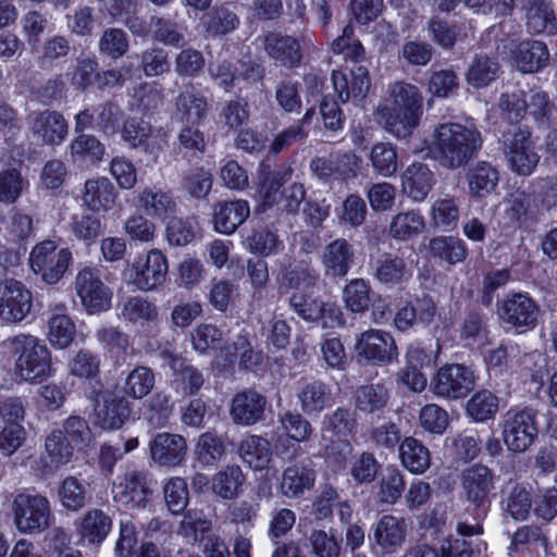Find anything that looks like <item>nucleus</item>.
Wrapping results in <instances>:
<instances>
[{
    "label": "nucleus",
    "instance_id": "nucleus-56",
    "mask_svg": "<svg viewBox=\"0 0 557 557\" xmlns=\"http://www.w3.org/2000/svg\"><path fill=\"white\" fill-rule=\"evenodd\" d=\"M532 498L530 491L516 483L505 499V509L515 520H524L530 513Z\"/></svg>",
    "mask_w": 557,
    "mask_h": 557
},
{
    "label": "nucleus",
    "instance_id": "nucleus-18",
    "mask_svg": "<svg viewBox=\"0 0 557 557\" xmlns=\"http://www.w3.org/2000/svg\"><path fill=\"white\" fill-rule=\"evenodd\" d=\"M332 83L342 102L362 101L371 87L369 71L363 65H354L348 73L333 71Z\"/></svg>",
    "mask_w": 557,
    "mask_h": 557
},
{
    "label": "nucleus",
    "instance_id": "nucleus-21",
    "mask_svg": "<svg viewBox=\"0 0 557 557\" xmlns=\"http://www.w3.org/2000/svg\"><path fill=\"white\" fill-rule=\"evenodd\" d=\"M461 485L467 499L476 507H483L494 488L492 471L485 466L473 465L462 471Z\"/></svg>",
    "mask_w": 557,
    "mask_h": 557
},
{
    "label": "nucleus",
    "instance_id": "nucleus-62",
    "mask_svg": "<svg viewBox=\"0 0 557 557\" xmlns=\"http://www.w3.org/2000/svg\"><path fill=\"white\" fill-rule=\"evenodd\" d=\"M289 305L299 317L309 322L318 321L326 311V304L322 300L300 293L292 295Z\"/></svg>",
    "mask_w": 557,
    "mask_h": 557
},
{
    "label": "nucleus",
    "instance_id": "nucleus-43",
    "mask_svg": "<svg viewBox=\"0 0 557 557\" xmlns=\"http://www.w3.org/2000/svg\"><path fill=\"white\" fill-rule=\"evenodd\" d=\"M423 228V216L414 210H409L393 216L389 235L396 240L406 242L421 234Z\"/></svg>",
    "mask_w": 557,
    "mask_h": 557
},
{
    "label": "nucleus",
    "instance_id": "nucleus-8",
    "mask_svg": "<svg viewBox=\"0 0 557 557\" xmlns=\"http://www.w3.org/2000/svg\"><path fill=\"white\" fill-rule=\"evenodd\" d=\"M359 361L373 366H385L398 357L394 337L382 330H368L359 335L355 346Z\"/></svg>",
    "mask_w": 557,
    "mask_h": 557
},
{
    "label": "nucleus",
    "instance_id": "nucleus-10",
    "mask_svg": "<svg viewBox=\"0 0 557 557\" xmlns=\"http://www.w3.org/2000/svg\"><path fill=\"white\" fill-rule=\"evenodd\" d=\"M168 270L166 257L160 250L152 249L128 265L125 274L138 289L149 292L165 282Z\"/></svg>",
    "mask_w": 557,
    "mask_h": 557
},
{
    "label": "nucleus",
    "instance_id": "nucleus-6",
    "mask_svg": "<svg viewBox=\"0 0 557 557\" xmlns=\"http://www.w3.org/2000/svg\"><path fill=\"white\" fill-rule=\"evenodd\" d=\"M502 147L509 169L519 176H530L540 162L531 132L517 128L503 135Z\"/></svg>",
    "mask_w": 557,
    "mask_h": 557
},
{
    "label": "nucleus",
    "instance_id": "nucleus-60",
    "mask_svg": "<svg viewBox=\"0 0 557 557\" xmlns=\"http://www.w3.org/2000/svg\"><path fill=\"white\" fill-rule=\"evenodd\" d=\"M405 490V480L401 471L396 467H388L381 479L380 499L385 504H395Z\"/></svg>",
    "mask_w": 557,
    "mask_h": 557
},
{
    "label": "nucleus",
    "instance_id": "nucleus-57",
    "mask_svg": "<svg viewBox=\"0 0 557 557\" xmlns=\"http://www.w3.org/2000/svg\"><path fill=\"white\" fill-rule=\"evenodd\" d=\"M212 175L203 168H193L183 175V188L194 198H205L212 188Z\"/></svg>",
    "mask_w": 557,
    "mask_h": 557
},
{
    "label": "nucleus",
    "instance_id": "nucleus-20",
    "mask_svg": "<svg viewBox=\"0 0 557 557\" xmlns=\"http://www.w3.org/2000/svg\"><path fill=\"white\" fill-rule=\"evenodd\" d=\"M267 405L264 395L255 389H245L232 399L231 419L238 425H253L264 419Z\"/></svg>",
    "mask_w": 557,
    "mask_h": 557
},
{
    "label": "nucleus",
    "instance_id": "nucleus-15",
    "mask_svg": "<svg viewBox=\"0 0 557 557\" xmlns=\"http://www.w3.org/2000/svg\"><path fill=\"white\" fill-rule=\"evenodd\" d=\"M372 549L377 556L394 554L406 540V523L401 518L384 515L374 524L370 536Z\"/></svg>",
    "mask_w": 557,
    "mask_h": 557
},
{
    "label": "nucleus",
    "instance_id": "nucleus-27",
    "mask_svg": "<svg viewBox=\"0 0 557 557\" xmlns=\"http://www.w3.org/2000/svg\"><path fill=\"white\" fill-rule=\"evenodd\" d=\"M525 27L531 34H554L557 28L556 15L546 0H521Z\"/></svg>",
    "mask_w": 557,
    "mask_h": 557
},
{
    "label": "nucleus",
    "instance_id": "nucleus-46",
    "mask_svg": "<svg viewBox=\"0 0 557 557\" xmlns=\"http://www.w3.org/2000/svg\"><path fill=\"white\" fill-rule=\"evenodd\" d=\"M245 476L239 466L228 465L214 474L212 479L213 492L224 498L233 499L237 496Z\"/></svg>",
    "mask_w": 557,
    "mask_h": 557
},
{
    "label": "nucleus",
    "instance_id": "nucleus-48",
    "mask_svg": "<svg viewBox=\"0 0 557 557\" xmlns=\"http://www.w3.org/2000/svg\"><path fill=\"white\" fill-rule=\"evenodd\" d=\"M195 457L202 466H214L225 454V445L213 432H206L198 437Z\"/></svg>",
    "mask_w": 557,
    "mask_h": 557
},
{
    "label": "nucleus",
    "instance_id": "nucleus-41",
    "mask_svg": "<svg viewBox=\"0 0 557 557\" xmlns=\"http://www.w3.org/2000/svg\"><path fill=\"white\" fill-rule=\"evenodd\" d=\"M46 468L55 471L69 463L73 457V445L63 436L61 430H53L45 442Z\"/></svg>",
    "mask_w": 557,
    "mask_h": 557
},
{
    "label": "nucleus",
    "instance_id": "nucleus-53",
    "mask_svg": "<svg viewBox=\"0 0 557 557\" xmlns=\"http://www.w3.org/2000/svg\"><path fill=\"white\" fill-rule=\"evenodd\" d=\"M431 219L436 227L446 231L454 228L459 220L457 199L450 196L436 199L431 207Z\"/></svg>",
    "mask_w": 557,
    "mask_h": 557
},
{
    "label": "nucleus",
    "instance_id": "nucleus-3",
    "mask_svg": "<svg viewBox=\"0 0 557 557\" xmlns=\"http://www.w3.org/2000/svg\"><path fill=\"white\" fill-rule=\"evenodd\" d=\"M16 356L15 372L24 381L41 382L51 371V355L48 347L30 334H17L7 341Z\"/></svg>",
    "mask_w": 557,
    "mask_h": 557
},
{
    "label": "nucleus",
    "instance_id": "nucleus-44",
    "mask_svg": "<svg viewBox=\"0 0 557 557\" xmlns=\"http://www.w3.org/2000/svg\"><path fill=\"white\" fill-rule=\"evenodd\" d=\"M211 525V521L201 510L189 509L180 522L177 534L191 544L206 542Z\"/></svg>",
    "mask_w": 557,
    "mask_h": 557
},
{
    "label": "nucleus",
    "instance_id": "nucleus-37",
    "mask_svg": "<svg viewBox=\"0 0 557 557\" xmlns=\"http://www.w3.org/2000/svg\"><path fill=\"white\" fill-rule=\"evenodd\" d=\"M112 519L101 509L88 510L78 522V532L88 542L101 543L110 533Z\"/></svg>",
    "mask_w": 557,
    "mask_h": 557
},
{
    "label": "nucleus",
    "instance_id": "nucleus-23",
    "mask_svg": "<svg viewBox=\"0 0 557 557\" xmlns=\"http://www.w3.org/2000/svg\"><path fill=\"white\" fill-rule=\"evenodd\" d=\"M208 108L207 98L193 84H187L175 98V116L185 125L199 124L206 117Z\"/></svg>",
    "mask_w": 557,
    "mask_h": 557
},
{
    "label": "nucleus",
    "instance_id": "nucleus-22",
    "mask_svg": "<svg viewBox=\"0 0 557 557\" xmlns=\"http://www.w3.org/2000/svg\"><path fill=\"white\" fill-rule=\"evenodd\" d=\"M264 50L274 62L292 69L301 62L302 53L299 41L288 35L270 33L263 38Z\"/></svg>",
    "mask_w": 557,
    "mask_h": 557
},
{
    "label": "nucleus",
    "instance_id": "nucleus-47",
    "mask_svg": "<svg viewBox=\"0 0 557 557\" xmlns=\"http://www.w3.org/2000/svg\"><path fill=\"white\" fill-rule=\"evenodd\" d=\"M429 251L433 257L440 258L449 264L461 262L467 257L465 242L454 236H440L431 239Z\"/></svg>",
    "mask_w": 557,
    "mask_h": 557
},
{
    "label": "nucleus",
    "instance_id": "nucleus-50",
    "mask_svg": "<svg viewBox=\"0 0 557 557\" xmlns=\"http://www.w3.org/2000/svg\"><path fill=\"white\" fill-rule=\"evenodd\" d=\"M499 399L487 389L476 392L467 403V412L475 421L493 419L498 411Z\"/></svg>",
    "mask_w": 557,
    "mask_h": 557
},
{
    "label": "nucleus",
    "instance_id": "nucleus-61",
    "mask_svg": "<svg viewBox=\"0 0 557 557\" xmlns=\"http://www.w3.org/2000/svg\"><path fill=\"white\" fill-rule=\"evenodd\" d=\"M238 25V16L225 7L215 8L206 16L207 30L213 35H225L236 29Z\"/></svg>",
    "mask_w": 557,
    "mask_h": 557
},
{
    "label": "nucleus",
    "instance_id": "nucleus-42",
    "mask_svg": "<svg viewBox=\"0 0 557 557\" xmlns=\"http://www.w3.org/2000/svg\"><path fill=\"white\" fill-rule=\"evenodd\" d=\"M500 65L495 58L485 54L475 55L466 73V79L474 88L486 87L499 74Z\"/></svg>",
    "mask_w": 557,
    "mask_h": 557
},
{
    "label": "nucleus",
    "instance_id": "nucleus-54",
    "mask_svg": "<svg viewBox=\"0 0 557 557\" xmlns=\"http://www.w3.org/2000/svg\"><path fill=\"white\" fill-rule=\"evenodd\" d=\"M311 553L315 557H339L342 541L333 532L312 529L308 535Z\"/></svg>",
    "mask_w": 557,
    "mask_h": 557
},
{
    "label": "nucleus",
    "instance_id": "nucleus-58",
    "mask_svg": "<svg viewBox=\"0 0 557 557\" xmlns=\"http://www.w3.org/2000/svg\"><path fill=\"white\" fill-rule=\"evenodd\" d=\"M505 216L515 224H522L528 220L531 209V195L517 189L504 199Z\"/></svg>",
    "mask_w": 557,
    "mask_h": 557
},
{
    "label": "nucleus",
    "instance_id": "nucleus-14",
    "mask_svg": "<svg viewBox=\"0 0 557 557\" xmlns=\"http://www.w3.org/2000/svg\"><path fill=\"white\" fill-rule=\"evenodd\" d=\"M121 137L129 148H140L153 158H158L165 145L164 137L150 123L137 117H129L123 122Z\"/></svg>",
    "mask_w": 557,
    "mask_h": 557
},
{
    "label": "nucleus",
    "instance_id": "nucleus-13",
    "mask_svg": "<svg viewBox=\"0 0 557 557\" xmlns=\"http://www.w3.org/2000/svg\"><path fill=\"white\" fill-rule=\"evenodd\" d=\"M75 289L88 313L94 314L110 309L112 293L101 281L98 270L91 268L81 270L76 275Z\"/></svg>",
    "mask_w": 557,
    "mask_h": 557
},
{
    "label": "nucleus",
    "instance_id": "nucleus-38",
    "mask_svg": "<svg viewBox=\"0 0 557 557\" xmlns=\"http://www.w3.org/2000/svg\"><path fill=\"white\" fill-rule=\"evenodd\" d=\"M238 451L244 462L253 470L267 468L272 456L270 442L259 435H250L242 441Z\"/></svg>",
    "mask_w": 557,
    "mask_h": 557
},
{
    "label": "nucleus",
    "instance_id": "nucleus-1",
    "mask_svg": "<svg viewBox=\"0 0 557 557\" xmlns=\"http://www.w3.org/2000/svg\"><path fill=\"white\" fill-rule=\"evenodd\" d=\"M482 146L480 132L459 123H443L433 129L430 152L443 168L456 170L472 160Z\"/></svg>",
    "mask_w": 557,
    "mask_h": 557
},
{
    "label": "nucleus",
    "instance_id": "nucleus-29",
    "mask_svg": "<svg viewBox=\"0 0 557 557\" xmlns=\"http://www.w3.org/2000/svg\"><path fill=\"white\" fill-rule=\"evenodd\" d=\"M162 356L166 366L172 370L175 383L182 387L185 394L194 395L205 384L202 371L188 360L171 351H164Z\"/></svg>",
    "mask_w": 557,
    "mask_h": 557
},
{
    "label": "nucleus",
    "instance_id": "nucleus-17",
    "mask_svg": "<svg viewBox=\"0 0 557 557\" xmlns=\"http://www.w3.org/2000/svg\"><path fill=\"white\" fill-rule=\"evenodd\" d=\"M540 308L524 294H512L502 300L498 307L500 319L517 329H533L536 325Z\"/></svg>",
    "mask_w": 557,
    "mask_h": 557
},
{
    "label": "nucleus",
    "instance_id": "nucleus-12",
    "mask_svg": "<svg viewBox=\"0 0 557 557\" xmlns=\"http://www.w3.org/2000/svg\"><path fill=\"white\" fill-rule=\"evenodd\" d=\"M32 292L20 281H0V320L4 323H20L32 311Z\"/></svg>",
    "mask_w": 557,
    "mask_h": 557
},
{
    "label": "nucleus",
    "instance_id": "nucleus-28",
    "mask_svg": "<svg viewBox=\"0 0 557 557\" xmlns=\"http://www.w3.org/2000/svg\"><path fill=\"white\" fill-rule=\"evenodd\" d=\"M250 214L246 200L219 202L213 208L214 230L231 235L242 225Z\"/></svg>",
    "mask_w": 557,
    "mask_h": 557
},
{
    "label": "nucleus",
    "instance_id": "nucleus-49",
    "mask_svg": "<svg viewBox=\"0 0 557 557\" xmlns=\"http://www.w3.org/2000/svg\"><path fill=\"white\" fill-rule=\"evenodd\" d=\"M121 314L128 322L145 324L157 320L158 308L145 297L133 296L123 302Z\"/></svg>",
    "mask_w": 557,
    "mask_h": 557
},
{
    "label": "nucleus",
    "instance_id": "nucleus-64",
    "mask_svg": "<svg viewBox=\"0 0 557 557\" xmlns=\"http://www.w3.org/2000/svg\"><path fill=\"white\" fill-rule=\"evenodd\" d=\"M96 124L95 127L106 135H113L117 131L123 111L116 103L106 101L95 109Z\"/></svg>",
    "mask_w": 557,
    "mask_h": 557
},
{
    "label": "nucleus",
    "instance_id": "nucleus-55",
    "mask_svg": "<svg viewBox=\"0 0 557 557\" xmlns=\"http://www.w3.org/2000/svg\"><path fill=\"white\" fill-rule=\"evenodd\" d=\"M75 326L70 317L57 313L48 321V339L58 348L67 347L74 339Z\"/></svg>",
    "mask_w": 557,
    "mask_h": 557
},
{
    "label": "nucleus",
    "instance_id": "nucleus-63",
    "mask_svg": "<svg viewBox=\"0 0 557 557\" xmlns=\"http://www.w3.org/2000/svg\"><path fill=\"white\" fill-rule=\"evenodd\" d=\"M346 307L352 312H363L369 306V285L362 278L350 281L343 290Z\"/></svg>",
    "mask_w": 557,
    "mask_h": 557
},
{
    "label": "nucleus",
    "instance_id": "nucleus-26",
    "mask_svg": "<svg viewBox=\"0 0 557 557\" xmlns=\"http://www.w3.org/2000/svg\"><path fill=\"white\" fill-rule=\"evenodd\" d=\"M355 258L352 245L345 238H336L329 243L322 252V264L325 275L332 277L345 276Z\"/></svg>",
    "mask_w": 557,
    "mask_h": 557
},
{
    "label": "nucleus",
    "instance_id": "nucleus-9",
    "mask_svg": "<svg viewBox=\"0 0 557 557\" xmlns=\"http://www.w3.org/2000/svg\"><path fill=\"white\" fill-rule=\"evenodd\" d=\"M433 393L445 399L466 397L475 386L473 371L460 363L441 367L432 380Z\"/></svg>",
    "mask_w": 557,
    "mask_h": 557
},
{
    "label": "nucleus",
    "instance_id": "nucleus-4",
    "mask_svg": "<svg viewBox=\"0 0 557 557\" xmlns=\"http://www.w3.org/2000/svg\"><path fill=\"white\" fill-rule=\"evenodd\" d=\"M14 523L22 533H39L49 528L52 512L48 498L28 491L17 493L12 502Z\"/></svg>",
    "mask_w": 557,
    "mask_h": 557
},
{
    "label": "nucleus",
    "instance_id": "nucleus-33",
    "mask_svg": "<svg viewBox=\"0 0 557 557\" xmlns=\"http://www.w3.org/2000/svg\"><path fill=\"white\" fill-rule=\"evenodd\" d=\"M293 169L287 166L283 170L272 171L269 165H262L259 171V186L262 205L272 207L278 202L282 186L292 178Z\"/></svg>",
    "mask_w": 557,
    "mask_h": 557
},
{
    "label": "nucleus",
    "instance_id": "nucleus-51",
    "mask_svg": "<svg viewBox=\"0 0 557 557\" xmlns=\"http://www.w3.org/2000/svg\"><path fill=\"white\" fill-rule=\"evenodd\" d=\"M154 382L153 371L148 367L138 366L126 376L124 393L134 399H141L152 391Z\"/></svg>",
    "mask_w": 557,
    "mask_h": 557
},
{
    "label": "nucleus",
    "instance_id": "nucleus-25",
    "mask_svg": "<svg viewBox=\"0 0 557 557\" xmlns=\"http://www.w3.org/2000/svg\"><path fill=\"white\" fill-rule=\"evenodd\" d=\"M297 399L301 411L308 417L319 416L335 401L331 386L321 380L304 384L297 392Z\"/></svg>",
    "mask_w": 557,
    "mask_h": 557
},
{
    "label": "nucleus",
    "instance_id": "nucleus-40",
    "mask_svg": "<svg viewBox=\"0 0 557 557\" xmlns=\"http://www.w3.org/2000/svg\"><path fill=\"white\" fill-rule=\"evenodd\" d=\"M467 177L470 195L479 198L490 195L499 181L497 170L484 161L478 162L470 169Z\"/></svg>",
    "mask_w": 557,
    "mask_h": 557
},
{
    "label": "nucleus",
    "instance_id": "nucleus-7",
    "mask_svg": "<svg viewBox=\"0 0 557 557\" xmlns=\"http://www.w3.org/2000/svg\"><path fill=\"white\" fill-rule=\"evenodd\" d=\"M539 433L536 411L532 408L509 410L503 421V438L508 449L516 453L527 450Z\"/></svg>",
    "mask_w": 557,
    "mask_h": 557
},
{
    "label": "nucleus",
    "instance_id": "nucleus-5",
    "mask_svg": "<svg viewBox=\"0 0 557 557\" xmlns=\"http://www.w3.org/2000/svg\"><path fill=\"white\" fill-rule=\"evenodd\" d=\"M72 261V252L58 246L53 240H44L33 247L29 255V265L35 274L49 284H57L66 272Z\"/></svg>",
    "mask_w": 557,
    "mask_h": 557
},
{
    "label": "nucleus",
    "instance_id": "nucleus-30",
    "mask_svg": "<svg viewBox=\"0 0 557 557\" xmlns=\"http://www.w3.org/2000/svg\"><path fill=\"white\" fill-rule=\"evenodd\" d=\"M401 184L409 198L414 201H422L433 187L434 174L428 165L416 162L403 173Z\"/></svg>",
    "mask_w": 557,
    "mask_h": 557
},
{
    "label": "nucleus",
    "instance_id": "nucleus-11",
    "mask_svg": "<svg viewBox=\"0 0 557 557\" xmlns=\"http://www.w3.org/2000/svg\"><path fill=\"white\" fill-rule=\"evenodd\" d=\"M27 128L38 143L59 146L67 137L69 124L63 114L55 110H37L27 115Z\"/></svg>",
    "mask_w": 557,
    "mask_h": 557
},
{
    "label": "nucleus",
    "instance_id": "nucleus-45",
    "mask_svg": "<svg viewBox=\"0 0 557 557\" xmlns=\"http://www.w3.org/2000/svg\"><path fill=\"white\" fill-rule=\"evenodd\" d=\"M314 484L312 469L294 465L284 470L281 488L284 495L295 497L310 490Z\"/></svg>",
    "mask_w": 557,
    "mask_h": 557
},
{
    "label": "nucleus",
    "instance_id": "nucleus-31",
    "mask_svg": "<svg viewBox=\"0 0 557 557\" xmlns=\"http://www.w3.org/2000/svg\"><path fill=\"white\" fill-rule=\"evenodd\" d=\"M116 189L106 177L88 180L83 191V202L92 211H109L116 200Z\"/></svg>",
    "mask_w": 557,
    "mask_h": 557
},
{
    "label": "nucleus",
    "instance_id": "nucleus-59",
    "mask_svg": "<svg viewBox=\"0 0 557 557\" xmlns=\"http://www.w3.org/2000/svg\"><path fill=\"white\" fill-rule=\"evenodd\" d=\"M498 109L502 117L508 123L516 124L520 122L528 110L523 92H503L498 100Z\"/></svg>",
    "mask_w": 557,
    "mask_h": 557
},
{
    "label": "nucleus",
    "instance_id": "nucleus-19",
    "mask_svg": "<svg viewBox=\"0 0 557 557\" xmlns=\"http://www.w3.org/2000/svg\"><path fill=\"white\" fill-rule=\"evenodd\" d=\"M129 403L111 392L97 395L95 399V424L104 430L120 429L129 417Z\"/></svg>",
    "mask_w": 557,
    "mask_h": 557
},
{
    "label": "nucleus",
    "instance_id": "nucleus-34",
    "mask_svg": "<svg viewBox=\"0 0 557 557\" xmlns=\"http://www.w3.org/2000/svg\"><path fill=\"white\" fill-rule=\"evenodd\" d=\"M401 465L411 473L422 474L431 466V454L419 440L408 436L399 445Z\"/></svg>",
    "mask_w": 557,
    "mask_h": 557
},
{
    "label": "nucleus",
    "instance_id": "nucleus-24",
    "mask_svg": "<svg viewBox=\"0 0 557 557\" xmlns=\"http://www.w3.org/2000/svg\"><path fill=\"white\" fill-rule=\"evenodd\" d=\"M186 451V440L178 434L160 433L150 442L151 458L160 466H178L185 459Z\"/></svg>",
    "mask_w": 557,
    "mask_h": 557
},
{
    "label": "nucleus",
    "instance_id": "nucleus-35",
    "mask_svg": "<svg viewBox=\"0 0 557 557\" xmlns=\"http://www.w3.org/2000/svg\"><path fill=\"white\" fill-rule=\"evenodd\" d=\"M516 63L523 73H535L546 66L549 52L546 45L539 40H527L518 46Z\"/></svg>",
    "mask_w": 557,
    "mask_h": 557
},
{
    "label": "nucleus",
    "instance_id": "nucleus-39",
    "mask_svg": "<svg viewBox=\"0 0 557 557\" xmlns=\"http://www.w3.org/2000/svg\"><path fill=\"white\" fill-rule=\"evenodd\" d=\"M59 498L64 508L78 511L91 500V492L85 481L69 475L60 485Z\"/></svg>",
    "mask_w": 557,
    "mask_h": 557
},
{
    "label": "nucleus",
    "instance_id": "nucleus-32",
    "mask_svg": "<svg viewBox=\"0 0 557 557\" xmlns=\"http://www.w3.org/2000/svg\"><path fill=\"white\" fill-rule=\"evenodd\" d=\"M372 275L381 284L395 286L404 282L409 275L406 261L398 256L383 253L371 260Z\"/></svg>",
    "mask_w": 557,
    "mask_h": 557
},
{
    "label": "nucleus",
    "instance_id": "nucleus-2",
    "mask_svg": "<svg viewBox=\"0 0 557 557\" xmlns=\"http://www.w3.org/2000/svg\"><path fill=\"white\" fill-rule=\"evenodd\" d=\"M387 92L388 98L377 107V121L388 133L405 138L418 125L422 113V95L417 86L405 82L389 85Z\"/></svg>",
    "mask_w": 557,
    "mask_h": 557
},
{
    "label": "nucleus",
    "instance_id": "nucleus-36",
    "mask_svg": "<svg viewBox=\"0 0 557 557\" xmlns=\"http://www.w3.org/2000/svg\"><path fill=\"white\" fill-rule=\"evenodd\" d=\"M139 206L148 216L162 221L176 210V202L169 193L151 187L140 193Z\"/></svg>",
    "mask_w": 557,
    "mask_h": 557
},
{
    "label": "nucleus",
    "instance_id": "nucleus-16",
    "mask_svg": "<svg viewBox=\"0 0 557 557\" xmlns=\"http://www.w3.org/2000/svg\"><path fill=\"white\" fill-rule=\"evenodd\" d=\"M113 498L132 508H145L152 491L145 472L132 469L117 478L113 484Z\"/></svg>",
    "mask_w": 557,
    "mask_h": 557
},
{
    "label": "nucleus",
    "instance_id": "nucleus-52",
    "mask_svg": "<svg viewBox=\"0 0 557 557\" xmlns=\"http://www.w3.org/2000/svg\"><path fill=\"white\" fill-rule=\"evenodd\" d=\"M388 391L382 384H370L358 388L356 408L372 413L384 408L388 401Z\"/></svg>",
    "mask_w": 557,
    "mask_h": 557
}]
</instances>
